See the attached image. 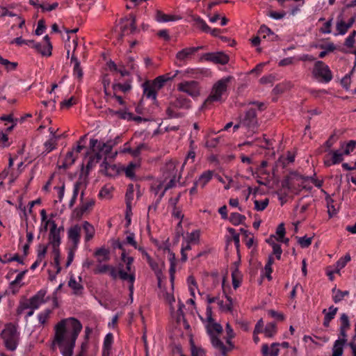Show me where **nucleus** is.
I'll list each match as a JSON object with an SVG mask.
<instances>
[{
	"label": "nucleus",
	"instance_id": "f257e3e1",
	"mask_svg": "<svg viewBox=\"0 0 356 356\" xmlns=\"http://www.w3.org/2000/svg\"><path fill=\"white\" fill-rule=\"evenodd\" d=\"M68 320L70 322V327L72 329L70 339L65 345L62 343V345L59 346L61 348V353L63 356H72L76 340L83 327L82 324L78 319L70 318Z\"/></svg>",
	"mask_w": 356,
	"mask_h": 356
},
{
	"label": "nucleus",
	"instance_id": "f03ea898",
	"mask_svg": "<svg viewBox=\"0 0 356 356\" xmlns=\"http://www.w3.org/2000/svg\"><path fill=\"white\" fill-rule=\"evenodd\" d=\"M1 337L3 340L5 347L8 350H16L18 345L19 334L14 325L11 323L6 325L1 333Z\"/></svg>",
	"mask_w": 356,
	"mask_h": 356
},
{
	"label": "nucleus",
	"instance_id": "7ed1b4c3",
	"mask_svg": "<svg viewBox=\"0 0 356 356\" xmlns=\"http://www.w3.org/2000/svg\"><path fill=\"white\" fill-rule=\"evenodd\" d=\"M231 79V76H227L218 81L213 85L210 95L204 102V104H211L213 102L222 101V95L227 91V83Z\"/></svg>",
	"mask_w": 356,
	"mask_h": 356
},
{
	"label": "nucleus",
	"instance_id": "20e7f679",
	"mask_svg": "<svg viewBox=\"0 0 356 356\" xmlns=\"http://www.w3.org/2000/svg\"><path fill=\"white\" fill-rule=\"evenodd\" d=\"M120 24L121 26L118 40H122L124 36L134 34L138 31L136 16L132 13L129 15V17H125L120 19Z\"/></svg>",
	"mask_w": 356,
	"mask_h": 356
},
{
	"label": "nucleus",
	"instance_id": "39448f33",
	"mask_svg": "<svg viewBox=\"0 0 356 356\" xmlns=\"http://www.w3.org/2000/svg\"><path fill=\"white\" fill-rule=\"evenodd\" d=\"M241 124L252 133L257 132L259 123L257 111L254 108H251L245 112L244 115L241 117Z\"/></svg>",
	"mask_w": 356,
	"mask_h": 356
},
{
	"label": "nucleus",
	"instance_id": "423d86ee",
	"mask_svg": "<svg viewBox=\"0 0 356 356\" xmlns=\"http://www.w3.org/2000/svg\"><path fill=\"white\" fill-rule=\"evenodd\" d=\"M313 74L315 77H321L325 83L330 82L332 79V74L328 65L323 61H316L314 64Z\"/></svg>",
	"mask_w": 356,
	"mask_h": 356
},
{
	"label": "nucleus",
	"instance_id": "0eeeda50",
	"mask_svg": "<svg viewBox=\"0 0 356 356\" xmlns=\"http://www.w3.org/2000/svg\"><path fill=\"white\" fill-rule=\"evenodd\" d=\"M177 90L195 98L200 95L199 83L196 81H186L177 85Z\"/></svg>",
	"mask_w": 356,
	"mask_h": 356
},
{
	"label": "nucleus",
	"instance_id": "6e6552de",
	"mask_svg": "<svg viewBox=\"0 0 356 356\" xmlns=\"http://www.w3.org/2000/svg\"><path fill=\"white\" fill-rule=\"evenodd\" d=\"M201 59L220 65H225L228 63L229 60V56L222 51L204 54Z\"/></svg>",
	"mask_w": 356,
	"mask_h": 356
},
{
	"label": "nucleus",
	"instance_id": "1a4fd4ad",
	"mask_svg": "<svg viewBox=\"0 0 356 356\" xmlns=\"http://www.w3.org/2000/svg\"><path fill=\"white\" fill-rule=\"evenodd\" d=\"M165 170L166 171L165 173H168V175L165 176V178L171 177L170 181L165 186L164 192H166L168 190L173 188L175 186L177 170H176L175 165L172 161H170L166 163Z\"/></svg>",
	"mask_w": 356,
	"mask_h": 356
},
{
	"label": "nucleus",
	"instance_id": "9d476101",
	"mask_svg": "<svg viewBox=\"0 0 356 356\" xmlns=\"http://www.w3.org/2000/svg\"><path fill=\"white\" fill-rule=\"evenodd\" d=\"M65 334L66 320L63 319L55 326L54 342L57 343L58 346L62 345L65 339Z\"/></svg>",
	"mask_w": 356,
	"mask_h": 356
},
{
	"label": "nucleus",
	"instance_id": "9b49d317",
	"mask_svg": "<svg viewBox=\"0 0 356 356\" xmlns=\"http://www.w3.org/2000/svg\"><path fill=\"white\" fill-rule=\"evenodd\" d=\"M178 109H189L191 107V101L184 95H177L173 101L170 102V106Z\"/></svg>",
	"mask_w": 356,
	"mask_h": 356
},
{
	"label": "nucleus",
	"instance_id": "f8f14e48",
	"mask_svg": "<svg viewBox=\"0 0 356 356\" xmlns=\"http://www.w3.org/2000/svg\"><path fill=\"white\" fill-rule=\"evenodd\" d=\"M208 334L209 335L211 338V342L212 346L218 349L221 354L223 356L227 355V353L229 351L228 348H227L222 341L219 339V337L214 334V333H212V330L208 327Z\"/></svg>",
	"mask_w": 356,
	"mask_h": 356
},
{
	"label": "nucleus",
	"instance_id": "ddd939ff",
	"mask_svg": "<svg viewBox=\"0 0 356 356\" xmlns=\"http://www.w3.org/2000/svg\"><path fill=\"white\" fill-rule=\"evenodd\" d=\"M178 73H179V71L177 70L175 74L172 76H170L169 74L159 76L156 79H154L152 81H151V83H152V85L154 86V87L158 91L164 86V84L165 82H167L168 81L172 80L174 77L176 76V75Z\"/></svg>",
	"mask_w": 356,
	"mask_h": 356
},
{
	"label": "nucleus",
	"instance_id": "4468645a",
	"mask_svg": "<svg viewBox=\"0 0 356 356\" xmlns=\"http://www.w3.org/2000/svg\"><path fill=\"white\" fill-rule=\"evenodd\" d=\"M143 95L148 99H152L154 102H156L157 90L152 85L151 81H147L143 83Z\"/></svg>",
	"mask_w": 356,
	"mask_h": 356
},
{
	"label": "nucleus",
	"instance_id": "2eb2a0df",
	"mask_svg": "<svg viewBox=\"0 0 356 356\" xmlns=\"http://www.w3.org/2000/svg\"><path fill=\"white\" fill-rule=\"evenodd\" d=\"M80 232L81 227L79 225H76L70 227L68 230V238L72 241L73 247L74 249L77 248L78 244L80 241Z\"/></svg>",
	"mask_w": 356,
	"mask_h": 356
},
{
	"label": "nucleus",
	"instance_id": "dca6fc26",
	"mask_svg": "<svg viewBox=\"0 0 356 356\" xmlns=\"http://www.w3.org/2000/svg\"><path fill=\"white\" fill-rule=\"evenodd\" d=\"M164 250H167L168 253V260L170 261V282L173 285L174 280H175V267L177 264V259L175 257V254L170 250V249L167 247L164 249Z\"/></svg>",
	"mask_w": 356,
	"mask_h": 356
},
{
	"label": "nucleus",
	"instance_id": "f3484780",
	"mask_svg": "<svg viewBox=\"0 0 356 356\" xmlns=\"http://www.w3.org/2000/svg\"><path fill=\"white\" fill-rule=\"evenodd\" d=\"M156 20L159 22H168L177 21L182 19L179 15H167L161 10H156L155 15Z\"/></svg>",
	"mask_w": 356,
	"mask_h": 356
},
{
	"label": "nucleus",
	"instance_id": "a211bd4d",
	"mask_svg": "<svg viewBox=\"0 0 356 356\" xmlns=\"http://www.w3.org/2000/svg\"><path fill=\"white\" fill-rule=\"evenodd\" d=\"M103 169L102 171L104 172L105 175L108 177H114L119 174V169L115 165H111L106 161V158L104 159L103 163L101 165Z\"/></svg>",
	"mask_w": 356,
	"mask_h": 356
},
{
	"label": "nucleus",
	"instance_id": "6ab92c4d",
	"mask_svg": "<svg viewBox=\"0 0 356 356\" xmlns=\"http://www.w3.org/2000/svg\"><path fill=\"white\" fill-rule=\"evenodd\" d=\"M47 251V245L39 244L38 247V255L36 261L31 265V269L35 270L45 257Z\"/></svg>",
	"mask_w": 356,
	"mask_h": 356
},
{
	"label": "nucleus",
	"instance_id": "aec40b11",
	"mask_svg": "<svg viewBox=\"0 0 356 356\" xmlns=\"http://www.w3.org/2000/svg\"><path fill=\"white\" fill-rule=\"evenodd\" d=\"M280 346L279 343H273L271 344V350H269V347L267 343H264L261 348V353L263 356H278L280 349L277 348Z\"/></svg>",
	"mask_w": 356,
	"mask_h": 356
},
{
	"label": "nucleus",
	"instance_id": "412c9836",
	"mask_svg": "<svg viewBox=\"0 0 356 356\" xmlns=\"http://www.w3.org/2000/svg\"><path fill=\"white\" fill-rule=\"evenodd\" d=\"M195 50L191 47L185 48L179 51L176 54V58L178 61L183 63L190 58L191 56L195 54Z\"/></svg>",
	"mask_w": 356,
	"mask_h": 356
},
{
	"label": "nucleus",
	"instance_id": "4be33fe9",
	"mask_svg": "<svg viewBox=\"0 0 356 356\" xmlns=\"http://www.w3.org/2000/svg\"><path fill=\"white\" fill-rule=\"evenodd\" d=\"M49 244L51 245L53 250L59 249L61 243L60 235L59 231L49 232Z\"/></svg>",
	"mask_w": 356,
	"mask_h": 356
},
{
	"label": "nucleus",
	"instance_id": "5701e85b",
	"mask_svg": "<svg viewBox=\"0 0 356 356\" xmlns=\"http://www.w3.org/2000/svg\"><path fill=\"white\" fill-rule=\"evenodd\" d=\"M68 286L73 290V293L76 296L81 295L83 291V286L79 282H77L73 276H71L68 282Z\"/></svg>",
	"mask_w": 356,
	"mask_h": 356
},
{
	"label": "nucleus",
	"instance_id": "b1692460",
	"mask_svg": "<svg viewBox=\"0 0 356 356\" xmlns=\"http://www.w3.org/2000/svg\"><path fill=\"white\" fill-rule=\"evenodd\" d=\"M346 341V339H339L334 342L332 356H341L343 354V346Z\"/></svg>",
	"mask_w": 356,
	"mask_h": 356
},
{
	"label": "nucleus",
	"instance_id": "393cba45",
	"mask_svg": "<svg viewBox=\"0 0 356 356\" xmlns=\"http://www.w3.org/2000/svg\"><path fill=\"white\" fill-rule=\"evenodd\" d=\"M227 232L232 235V238H227V242L229 243L233 240L236 246L237 253L239 255V247H240V236L239 234L236 232V230L232 227H228Z\"/></svg>",
	"mask_w": 356,
	"mask_h": 356
},
{
	"label": "nucleus",
	"instance_id": "a878e982",
	"mask_svg": "<svg viewBox=\"0 0 356 356\" xmlns=\"http://www.w3.org/2000/svg\"><path fill=\"white\" fill-rule=\"evenodd\" d=\"M109 254V250L104 248H99L95 252V255L98 257L99 262L108 261L110 259Z\"/></svg>",
	"mask_w": 356,
	"mask_h": 356
},
{
	"label": "nucleus",
	"instance_id": "bb28decb",
	"mask_svg": "<svg viewBox=\"0 0 356 356\" xmlns=\"http://www.w3.org/2000/svg\"><path fill=\"white\" fill-rule=\"evenodd\" d=\"M225 330L227 334L226 343L229 346L228 350H231L234 348V345L232 343V339L235 337V334L229 323H227Z\"/></svg>",
	"mask_w": 356,
	"mask_h": 356
},
{
	"label": "nucleus",
	"instance_id": "cd10ccee",
	"mask_svg": "<svg viewBox=\"0 0 356 356\" xmlns=\"http://www.w3.org/2000/svg\"><path fill=\"white\" fill-rule=\"evenodd\" d=\"M245 219L246 218L245 216L238 213H232L229 217V220L234 226L244 225Z\"/></svg>",
	"mask_w": 356,
	"mask_h": 356
},
{
	"label": "nucleus",
	"instance_id": "c85d7f7f",
	"mask_svg": "<svg viewBox=\"0 0 356 356\" xmlns=\"http://www.w3.org/2000/svg\"><path fill=\"white\" fill-rule=\"evenodd\" d=\"M213 171L207 170L204 172L195 181H198V185L202 188L212 179Z\"/></svg>",
	"mask_w": 356,
	"mask_h": 356
},
{
	"label": "nucleus",
	"instance_id": "c756f323",
	"mask_svg": "<svg viewBox=\"0 0 356 356\" xmlns=\"http://www.w3.org/2000/svg\"><path fill=\"white\" fill-rule=\"evenodd\" d=\"M83 229L86 233L85 241H89L95 235L94 227L88 221H84L83 223Z\"/></svg>",
	"mask_w": 356,
	"mask_h": 356
},
{
	"label": "nucleus",
	"instance_id": "7c9ffc66",
	"mask_svg": "<svg viewBox=\"0 0 356 356\" xmlns=\"http://www.w3.org/2000/svg\"><path fill=\"white\" fill-rule=\"evenodd\" d=\"M232 285L234 289L239 287L241 280L242 275L237 267H236L232 272Z\"/></svg>",
	"mask_w": 356,
	"mask_h": 356
},
{
	"label": "nucleus",
	"instance_id": "2f4dec72",
	"mask_svg": "<svg viewBox=\"0 0 356 356\" xmlns=\"http://www.w3.org/2000/svg\"><path fill=\"white\" fill-rule=\"evenodd\" d=\"M112 88L114 92H116L118 90H120L123 92H127L131 89V81L128 80L124 83H113L112 86Z\"/></svg>",
	"mask_w": 356,
	"mask_h": 356
},
{
	"label": "nucleus",
	"instance_id": "473e14b6",
	"mask_svg": "<svg viewBox=\"0 0 356 356\" xmlns=\"http://www.w3.org/2000/svg\"><path fill=\"white\" fill-rule=\"evenodd\" d=\"M193 21L195 22V24L205 33H209L211 31V28L207 24L205 21L199 16H192Z\"/></svg>",
	"mask_w": 356,
	"mask_h": 356
},
{
	"label": "nucleus",
	"instance_id": "72a5a7b5",
	"mask_svg": "<svg viewBox=\"0 0 356 356\" xmlns=\"http://www.w3.org/2000/svg\"><path fill=\"white\" fill-rule=\"evenodd\" d=\"M334 296L332 297L333 298V301L335 302V303H338L340 301H341L343 300V298L345 297V296H347L349 295V291H341L340 289H337L336 287L333 288L332 290Z\"/></svg>",
	"mask_w": 356,
	"mask_h": 356
},
{
	"label": "nucleus",
	"instance_id": "f704fd0d",
	"mask_svg": "<svg viewBox=\"0 0 356 356\" xmlns=\"http://www.w3.org/2000/svg\"><path fill=\"white\" fill-rule=\"evenodd\" d=\"M57 140H56L54 138H50L47 140L44 144L45 149L43 152V154L46 155L56 149L57 146Z\"/></svg>",
	"mask_w": 356,
	"mask_h": 356
},
{
	"label": "nucleus",
	"instance_id": "c9c22d12",
	"mask_svg": "<svg viewBox=\"0 0 356 356\" xmlns=\"http://www.w3.org/2000/svg\"><path fill=\"white\" fill-rule=\"evenodd\" d=\"M277 332V327L275 323H269L266 325L264 332L266 337H273Z\"/></svg>",
	"mask_w": 356,
	"mask_h": 356
},
{
	"label": "nucleus",
	"instance_id": "e433bc0d",
	"mask_svg": "<svg viewBox=\"0 0 356 356\" xmlns=\"http://www.w3.org/2000/svg\"><path fill=\"white\" fill-rule=\"evenodd\" d=\"M147 261L151 269L154 272L156 277L163 275L162 269L159 268L158 263L154 261L151 257H148V260H147Z\"/></svg>",
	"mask_w": 356,
	"mask_h": 356
},
{
	"label": "nucleus",
	"instance_id": "4c0bfd02",
	"mask_svg": "<svg viewBox=\"0 0 356 356\" xmlns=\"http://www.w3.org/2000/svg\"><path fill=\"white\" fill-rule=\"evenodd\" d=\"M119 277L122 280H128L130 284H134L135 281V275L134 273H128L124 270L120 269L118 271Z\"/></svg>",
	"mask_w": 356,
	"mask_h": 356
},
{
	"label": "nucleus",
	"instance_id": "58836bf2",
	"mask_svg": "<svg viewBox=\"0 0 356 356\" xmlns=\"http://www.w3.org/2000/svg\"><path fill=\"white\" fill-rule=\"evenodd\" d=\"M330 154H332V163L333 164L340 163L343 161V155H345L343 152H339L338 150L336 151H330Z\"/></svg>",
	"mask_w": 356,
	"mask_h": 356
},
{
	"label": "nucleus",
	"instance_id": "ea45409f",
	"mask_svg": "<svg viewBox=\"0 0 356 356\" xmlns=\"http://www.w3.org/2000/svg\"><path fill=\"white\" fill-rule=\"evenodd\" d=\"M337 311L338 308L334 307V305H332L329 307V312H327L326 309H324L322 313L325 314L324 318L331 321L332 319L334 318V316Z\"/></svg>",
	"mask_w": 356,
	"mask_h": 356
},
{
	"label": "nucleus",
	"instance_id": "a19ab883",
	"mask_svg": "<svg viewBox=\"0 0 356 356\" xmlns=\"http://www.w3.org/2000/svg\"><path fill=\"white\" fill-rule=\"evenodd\" d=\"M350 254H347L343 257L340 258L336 264V272L339 273L341 269L344 268L347 263L350 261Z\"/></svg>",
	"mask_w": 356,
	"mask_h": 356
},
{
	"label": "nucleus",
	"instance_id": "79ce46f5",
	"mask_svg": "<svg viewBox=\"0 0 356 356\" xmlns=\"http://www.w3.org/2000/svg\"><path fill=\"white\" fill-rule=\"evenodd\" d=\"M32 47L34 48L37 51V52L41 54L42 56H49L51 55V51L48 50L46 46H42L39 42L34 43V45H33Z\"/></svg>",
	"mask_w": 356,
	"mask_h": 356
},
{
	"label": "nucleus",
	"instance_id": "37998d69",
	"mask_svg": "<svg viewBox=\"0 0 356 356\" xmlns=\"http://www.w3.org/2000/svg\"><path fill=\"white\" fill-rule=\"evenodd\" d=\"M102 143L99 142L97 139L91 138L90 140V149L91 152H95L96 151L102 152L104 149H102Z\"/></svg>",
	"mask_w": 356,
	"mask_h": 356
},
{
	"label": "nucleus",
	"instance_id": "c03bdc74",
	"mask_svg": "<svg viewBox=\"0 0 356 356\" xmlns=\"http://www.w3.org/2000/svg\"><path fill=\"white\" fill-rule=\"evenodd\" d=\"M121 259L123 262L126 264V270L131 273V266L134 262V257H127V253L125 251L122 252L121 254Z\"/></svg>",
	"mask_w": 356,
	"mask_h": 356
},
{
	"label": "nucleus",
	"instance_id": "a18cd8bd",
	"mask_svg": "<svg viewBox=\"0 0 356 356\" xmlns=\"http://www.w3.org/2000/svg\"><path fill=\"white\" fill-rule=\"evenodd\" d=\"M52 252L54 254V263L56 268V273L58 274L61 270V267L60 266V249L52 250Z\"/></svg>",
	"mask_w": 356,
	"mask_h": 356
},
{
	"label": "nucleus",
	"instance_id": "49530a36",
	"mask_svg": "<svg viewBox=\"0 0 356 356\" xmlns=\"http://www.w3.org/2000/svg\"><path fill=\"white\" fill-rule=\"evenodd\" d=\"M326 202H327V212L328 215L330 218H332L334 215L337 213V209H335L333 203L334 200L330 197H326Z\"/></svg>",
	"mask_w": 356,
	"mask_h": 356
},
{
	"label": "nucleus",
	"instance_id": "de8ad7c7",
	"mask_svg": "<svg viewBox=\"0 0 356 356\" xmlns=\"http://www.w3.org/2000/svg\"><path fill=\"white\" fill-rule=\"evenodd\" d=\"M338 34L344 35L349 29L343 19H338L336 26Z\"/></svg>",
	"mask_w": 356,
	"mask_h": 356
},
{
	"label": "nucleus",
	"instance_id": "09e8293b",
	"mask_svg": "<svg viewBox=\"0 0 356 356\" xmlns=\"http://www.w3.org/2000/svg\"><path fill=\"white\" fill-rule=\"evenodd\" d=\"M298 243L302 248H308L312 241V237H307V236L302 237H297Z\"/></svg>",
	"mask_w": 356,
	"mask_h": 356
},
{
	"label": "nucleus",
	"instance_id": "8fccbe9b",
	"mask_svg": "<svg viewBox=\"0 0 356 356\" xmlns=\"http://www.w3.org/2000/svg\"><path fill=\"white\" fill-rule=\"evenodd\" d=\"M0 64L4 65L7 70H14L17 66V63L10 62L0 56Z\"/></svg>",
	"mask_w": 356,
	"mask_h": 356
},
{
	"label": "nucleus",
	"instance_id": "3c124183",
	"mask_svg": "<svg viewBox=\"0 0 356 356\" xmlns=\"http://www.w3.org/2000/svg\"><path fill=\"white\" fill-rule=\"evenodd\" d=\"M208 327L212 330V333L216 332L218 334H220L222 332V327L220 323H215L214 321L211 323H208L206 326L207 332H208Z\"/></svg>",
	"mask_w": 356,
	"mask_h": 356
},
{
	"label": "nucleus",
	"instance_id": "603ef678",
	"mask_svg": "<svg viewBox=\"0 0 356 356\" xmlns=\"http://www.w3.org/2000/svg\"><path fill=\"white\" fill-rule=\"evenodd\" d=\"M254 209L257 211H264L268 205L269 200L268 198L264 199L263 201L254 200Z\"/></svg>",
	"mask_w": 356,
	"mask_h": 356
},
{
	"label": "nucleus",
	"instance_id": "864d4df0",
	"mask_svg": "<svg viewBox=\"0 0 356 356\" xmlns=\"http://www.w3.org/2000/svg\"><path fill=\"white\" fill-rule=\"evenodd\" d=\"M340 322H341L340 329L348 330L350 328V323L349 321L348 316L346 314L343 313L341 315Z\"/></svg>",
	"mask_w": 356,
	"mask_h": 356
},
{
	"label": "nucleus",
	"instance_id": "5fc2aeb1",
	"mask_svg": "<svg viewBox=\"0 0 356 356\" xmlns=\"http://www.w3.org/2000/svg\"><path fill=\"white\" fill-rule=\"evenodd\" d=\"M165 113L169 118H179L184 117L182 113L175 112L171 106L167 108Z\"/></svg>",
	"mask_w": 356,
	"mask_h": 356
},
{
	"label": "nucleus",
	"instance_id": "6e6d98bb",
	"mask_svg": "<svg viewBox=\"0 0 356 356\" xmlns=\"http://www.w3.org/2000/svg\"><path fill=\"white\" fill-rule=\"evenodd\" d=\"M86 181H83V172L80 175L79 179L76 183L74 184V191H73V197H75L77 198V195L79 193V191L80 188V186L83 184V182H86Z\"/></svg>",
	"mask_w": 356,
	"mask_h": 356
},
{
	"label": "nucleus",
	"instance_id": "4d7b16f0",
	"mask_svg": "<svg viewBox=\"0 0 356 356\" xmlns=\"http://www.w3.org/2000/svg\"><path fill=\"white\" fill-rule=\"evenodd\" d=\"M134 185L132 184L128 185L127 192L125 194V201L126 202H131L134 199Z\"/></svg>",
	"mask_w": 356,
	"mask_h": 356
},
{
	"label": "nucleus",
	"instance_id": "13d9d810",
	"mask_svg": "<svg viewBox=\"0 0 356 356\" xmlns=\"http://www.w3.org/2000/svg\"><path fill=\"white\" fill-rule=\"evenodd\" d=\"M115 115L120 119L130 120L132 118V113L124 110H118L116 111Z\"/></svg>",
	"mask_w": 356,
	"mask_h": 356
},
{
	"label": "nucleus",
	"instance_id": "bf43d9fd",
	"mask_svg": "<svg viewBox=\"0 0 356 356\" xmlns=\"http://www.w3.org/2000/svg\"><path fill=\"white\" fill-rule=\"evenodd\" d=\"M273 253L275 255L277 259H280L282 250L281 245L276 243L275 241L272 242Z\"/></svg>",
	"mask_w": 356,
	"mask_h": 356
},
{
	"label": "nucleus",
	"instance_id": "052dcab7",
	"mask_svg": "<svg viewBox=\"0 0 356 356\" xmlns=\"http://www.w3.org/2000/svg\"><path fill=\"white\" fill-rule=\"evenodd\" d=\"M51 313V310L47 309L44 312L39 314H38L39 322L42 325H44L46 323L47 320L49 318V315H50Z\"/></svg>",
	"mask_w": 356,
	"mask_h": 356
},
{
	"label": "nucleus",
	"instance_id": "680f3d73",
	"mask_svg": "<svg viewBox=\"0 0 356 356\" xmlns=\"http://www.w3.org/2000/svg\"><path fill=\"white\" fill-rule=\"evenodd\" d=\"M356 147V140H350L346 145L345 149L343 150V154L345 155H348L350 152H353Z\"/></svg>",
	"mask_w": 356,
	"mask_h": 356
},
{
	"label": "nucleus",
	"instance_id": "e2e57ef3",
	"mask_svg": "<svg viewBox=\"0 0 356 356\" xmlns=\"http://www.w3.org/2000/svg\"><path fill=\"white\" fill-rule=\"evenodd\" d=\"M291 179L292 178L291 177V175L284 177V178L281 181V186L282 188H286L288 191H290L292 188V185L291 183Z\"/></svg>",
	"mask_w": 356,
	"mask_h": 356
},
{
	"label": "nucleus",
	"instance_id": "0e129e2a",
	"mask_svg": "<svg viewBox=\"0 0 356 356\" xmlns=\"http://www.w3.org/2000/svg\"><path fill=\"white\" fill-rule=\"evenodd\" d=\"M285 233H286V230H285V227H284V224L280 223L277 226V229H276V234L278 236V238H277V240L278 241H282V238L284 237Z\"/></svg>",
	"mask_w": 356,
	"mask_h": 356
},
{
	"label": "nucleus",
	"instance_id": "69168bd1",
	"mask_svg": "<svg viewBox=\"0 0 356 356\" xmlns=\"http://www.w3.org/2000/svg\"><path fill=\"white\" fill-rule=\"evenodd\" d=\"M191 356H206L204 350L201 348H197L194 343L191 345Z\"/></svg>",
	"mask_w": 356,
	"mask_h": 356
},
{
	"label": "nucleus",
	"instance_id": "338daca9",
	"mask_svg": "<svg viewBox=\"0 0 356 356\" xmlns=\"http://www.w3.org/2000/svg\"><path fill=\"white\" fill-rule=\"evenodd\" d=\"M30 305H31V309H38L41 304L43 302L38 299V297H35L33 296L31 297L29 300Z\"/></svg>",
	"mask_w": 356,
	"mask_h": 356
},
{
	"label": "nucleus",
	"instance_id": "774afa93",
	"mask_svg": "<svg viewBox=\"0 0 356 356\" xmlns=\"http://www.w3.org/2000/svg\"><path fill=\"white\" fill-rule=\"evenodd\" d=\"M46 29L45 21L43 19H41L38 22V26L36 30L35 31V34L37 35H40L43 31Z\"/></svg>",
	"mask_w": 356,
	"mask_h": 356
}]
</instances>
